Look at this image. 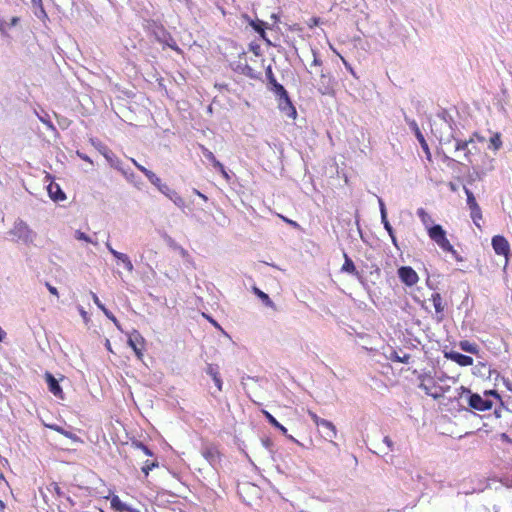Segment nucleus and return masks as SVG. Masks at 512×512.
Masks as SVG:
<instances>
[{"label":"nucleus","instance_id":"1","mask_svg":"<svg viewBox=\"0 0 512 512\" xmlns=\"http://www.w3.org/2000/svg\"><path fill=\"white\" fill-rule=\"evenodd\" d=\"M8 235L11 236V241L25 245L33 244L37 237V233L21 218L14 221Z\"/></svg>","mask_w":512,"mask_h":512},{"label":"nucleus","instance_id":"2","mask_svg":"<svg viewBox=\"0 0 512 512\" xmlns=\"http://www.w3.org/2000/svg\"><path fill=\"white\" fill-rule=\"evenodd\" d=\"M314 75L319 76L317 89L322 95H331L334 92L335 81L334 79L323 72V70H316Z\"/></svg>","mask_w":512,"mask_h":512},{"label":"nucleus","instance_id":"3","mask_svg":"<svg viewBox=\"0 0 512 512\" xmlns=\"http://www.w3.org/2000/svg\"><path fill=\"white\" fill-rule=\"evenodd\" d=\"M398 276L400 280L407 286H413L419 280L417 273L409 266L400 267L398 269Z\"/></svg>","mask_w":512,"mask_h":512},{"label":"nucleus","instance_id":"4","mask_svg":"<svg viewBox=\"0 0 512 512\" xmlns=\"http://www.w3.org/2000/svg\"><path fill=\"white\" fill-rule=\"evenodd\" d=\"M405 121L409 125L411 130L414 132V134H415L417 140L419 141L423 151L425 152L427 158L430 160L431 153H430V150H429V146H428V144H427V142H426L422 132L420 131V129L418 127V124L416 123L415 120H411V119H409L406 116H405Z\"/></svg>","mask_w":512,"mask_h":512},{"label":"nucleus","instance_id":"5","mask_svg":"<svg viewBox=\"0 0 512 512\" xmlns=\"http://www.w3.org/2000/svg\"><path fill=\"white\" fill-rule=\"evenodd\" d=\"M143 344L144 338L142 337V335L137 330H133V332L129 334L128 345L133 349V351L135 352L139 359H141V357L143 356Z\"/></svg>","mask_w":512,"mask_h":512},{"label":"nucleus","instance_id":"6","mask_svg":"<svg viewBox=\"0 0 512 512\" xmlns=\"http://www.w3.org/2000/svg\"><path fill=\"white\" fill-rule=\"evenodd\" d=\"M468 404L471 408L479 411H486L492 407L491 400L484 399L479 394H470L468 398Z\"/></svg>","mask_w":512,"mask_h":512},{"label":"nucleus","instance_id":"7","mask_svg":"<svg viewBox=\"0 0 512 512\" xmlns=\"http://www.w3.org/2000/svg\"><path fill=\"white\" fill-rule=\"evenodd\" d=\"M278 102H279V109L284 112L288 117L295 118L296 117V109L293 106L288 92L285 91V95H277Z\"/></svg>","mask_w":512,"mask_h":512},{"label":"nucleus","instance_id":"8","mask_svg":"<svg viewBox=\"0 0 512 512\" xmlns=\"http://www.w3.org/2000/svg\"><path fill=\"white\" fill-rule=\"evenodd\" d=\"M492 247L496 254L507 257L510 254V246L505 237L496 235L492 238Z\"/></svg>","mask_w":512,"mask_h":512},{"label":"nucleus","instance_id":"9","mask_svg":"<svg viewBox=\"0 0 512 512\" xmlns=\"http://www.w3.org/2000/svg\"><path fill=\"white\" fill-rule=\"evenodd\" d=\"M266 77L268 80V84L270 85V90L273 91L276 96L285 95L286 89L280 83L277 82L272 72V67L270 65L266 68Z\"/></svg>","mask_w":512,"mask_h":512},{"label":"nucleus","instance_id":"10","mask_svg":"<svg viewBox=\"0 0 512 512\" xmlns=\"http://www.w3.org/2000/svg\"><path fill=\"white\" fill-rule=\"evenodd\" d=\"M452 140L456 141L455 150L463 151L464 153L467 151L468 146L473 144V138H470L469 140H459L453 133L449 134L447 137L440 136L441 143H450Z\"/></svg>","mask_w":512,"mask_h":512},{"label":"nucleus","instance_id":"11","mask_svg":"<svg viewBox=\"0 0 512 512\" xmlns=\"http://www.w3.org/2000/svg\"><path fill=\"white\" fill-rule=\"evenodd\" d=\"M321 433L324 439L329 440L333 445L337 446L333 439L337 436V430L335 425L328 420H325L321 425Z\"/></svg>","mask_w":512,"mask_h":512},{"label":"nucleus","instance_id":"12","mask_svg":"<svg viewBox=\"0 0 512 512\" xmlns=\"http://www.w3.org/2000/svg\"><path fill=\"white\" fill-rule=\"evenodd\" d=\"M235 70L250 79H260L261 78V72L256 71L251 66H249L246 62L242 63L241 61H239L235 67Z\"/></svg>","mask_w":512,"mask_h":512},{"label":"nucleus","instance_id":"13","mask_svg":"<svg viewBox=\"0 0 512 512\" xmlns=\"http://www.w3.org/2000/svg\"><path fill=\"white\" fill-rule=\"evenodd\" d=\"M202 153L204 157L210 161L215 169H217L226 179H229V175L225 170V167L220 163L214 156V154L205 147H202Z\"/></svg>","mask_w":512,"mask_h":512},{"label":"nucleus","instance_id":"14","mask_svg":"<svg viewBox=\"0 0 512 512\" xmlns=\"http://www.w3.org/2000/svg\"><path fill=\"white\" fill-rule=\"evenodd\" d=\"M201 455L211 466H214L219 460V452L214 446L203 447Z\"/></svg>","mask_w":512,"mask_h":512},{"label":"nucleus","instance_id":"15","mask_svg":"<svg viewBox=\"0 0 512 512\" xmlns=\"http://www.w3.org/2000/svg\"><path fill=\"white\" fill-rule=\"evenodd\" d=\"M45 377H46V382H47L49 391L54 396L63 399V391H62V388L60 387L57 379L51 373H48V372L45 374Z\"/></svg>","mask_w":512,"mask_h":512},{"label":"nucleus","instance_id":"16","mask_svg":"<svg viewBox=\"0 0 512 512\" xmlns=\"http://www.w3.org/2000/svg\"><path fill=\"white\" fill-rule=\"evenodd\" d=\"M446 357L461 366H469V365H472V363H473L472 357L461 354L459 352H455V351L446 353Z\"/></svg>","mask_w":512,"mask_h":512},{"label":"nucleus","instance_id":"17","mask_svg":"<svg viewBox=\"0 0 512 512\" xmlns=\"http://www.w3.org/2000/svg\"><path fill=\"white\" fill-rule=\"evenodd\" d=\"M91 296H92L93 302L97 305V307L103 311L105 316L107 318H109L119 330H121V326H120L118 320L116 319V317L102 304V302L100 301L98 296L94 292H91Z\"/></svg>","mask_w":512,"mask_h":512},{"label":"nucleus","instance_id":"18","mask_svg":"<svg viewBox=\"0 0 512 512\" xmlns=\"http://www.w3.org/2000/svg\"><path fill=\"white\" fill-rule=\"evenodd\" d=\"M206 373L212 377L215 385L217 386L218 390L221 391L222 390V385H223V382H222V379L220 377V374H219V368L217 365H214V364H208L207 368H206Z\"/></svg>","mask_w":512,"mask_h":512},{"label":"nucleus","instance_id":"19","mask_svg":"<svg viewBox=\"0 0 512 512\" xmlns=\"http://www.w3.org/2000/svg\"><path fill=\"white\" fill-rule=\"evenodd\" d=\"M442 250L449 252L456 259V261H463V258L457 253V251L450 244L449 240L445 236L439 242L436 243Z\"/></svg>","mask_w":512,"mask_h":512},{"label":"nucleus","instance_id":"20","mask_svg":"<svg viewBox=\"0 0 512 512\" xmlns=\"http://www.w3.org/2000/svg\"><path fill=\"white\" fill-rule=\"evenodd\" d=\"M429 237L435 242H439L442 238L446 236V231L442 228L441 225H434L428 229Z\"/></svg>","mask_w":512,"mask_h":512},{"label":"nucleus","instance_id":"21","mask_svg":"<svg viewBox=\"0 0 512 512\" xmlns=\"http://www.w3.org/2000/svg\"><path fill=\"white\" fill-rule=\"evenodd\" d=\"M48 193L52 200L54 201H62L66 199L65 193L60 189L57 184H50L48 186Z\"/></svg>","mask_w":512,"mask_h":512},{"label":"nucleus","instance_id":"22","mask_svg":"<svg viewBox=\"0 0 512 512\" xmlns=\"http://www.w3.org/2000/svg\"><path fill=\"white\" fill-rule=\"evenodd\" d=\"M387 358L391 361L400 362V363H408L410 360V355L407 353L401 354L395 350H391L390 354L387 356Z\"/></svg>","mask_w":512,"mask_h":512},{"label":"nucleus","instance_id":"23","mask_svg":"<svg viewBox=\"0 0 512 512\" xmlns=\"http://www.w3.org/2000/svg\"><path fill=\"white\" fill-rule=\"evenodd\" d=\"M253 291L261 299V301L263 302V304L265 306L270 307V308H272L274 310L276 309L274 302L270 299L268 294H266L265 292L261 291L257 287H254Z\"/></svg>","mask_w":512,"mask_h":512},{"label":"nucleus","instance_id":"24","mask_svg":"<svg viewBox=\"0 0 512 512\" xmlns=\"http://www.w3.org/2000/svg\"><path fill=\"white\" fill-rule=\"evenodd\" d=\"M114 257L123 263L124 267L129 271L132 272L134 270V266L128 257V255L121 253V252H114Z\"/></svg>","mask_w":512,"mask_h":512},{"label":"nucleus","instance_id":"25","mask_svg":"<svg viewBox=\"0 0 512 512\" xmlns=\"http://www.w3.org/2000/svg\"><path fill=\"white\" fill-rule=\"evenodd\" d=\"M344 258H345V262H344L341 270L343 272L357 274L356 267H355L353 261L351 260V258L346 253H344Z\"/></svg>","mask_w":512,"mask_h":512},{"label":"nucleus","instance_id":"26","mask_svg":"<svg viewBox=\"0 0 512 512\" xmlns=\"http://www.w3.org/2000/svg\"><path fill=\"white\" fill-rule=\"evenodd\" d=\"M431 300L433 302L436 313H442L444 311V306L442 304V297L440 293H433Z\"/></svg>","mask_w":512,"mask_h":512},{"label":"nucleus","instance_id":"27","mask_svg":"<svg viewBox=\"0 0 512 512\" xmlns=\"http://www.w3.org/2000/svg\"><path fill=\"white\" fill-rule=\"evenodd\" d=\"M263 413L271 425L279 429L282 432V434H287V429L283 425H281L269 412L263 411Z\"/></svg>","mask_w":512,"mask_h":512},{"label":"nucleus","instance_id":"28","mask_svg":"<svg viewBox=\"0 0 512 512\" xmlns=\"http://www.w3.org/2000/svg\"><path fill=\"white\" fill-rule=\"evenodd\" d=\"M470 215H471V218L474 222V224L478 227H480V224H479V220L482 219V213H481V208L479 207V205H476L472 208H470Z\"/></svg>","mask_w":512,"mask_h":512},{"label":"nucleus","instance_id":"29","mask_svg":"<svg viewBox=\"0 0 512 512\" xmlns=\"http://www.w3.org/2000/svg\"><path fill=\"white\" fill-rule=\"evenodd\" d=\"M111 506L119 512H124L125 509H128V505L123 503L118 496H114L111 499Z\"/></svg>","mask_w":512,"mask_h":512},{"label":"nucleus","instance_id":"30","mask_svg":"<svg viewBox=\"0 0 512 512\" xmlns=\"http://www.w3.org/2000/svg\"><path fill=\"white\" fill-rule=\"evenodd\" d=\"M460 347H461V349L463 351L469 352V353H472V354H475L478 351L477 345L473 344V343H470L469 341H461L460 342Z\"/></svg>","mask_w":512,"mask_h":512},{"label":"nucleus","instance_id":"31","mask_svg":"<svg viewBox=\"0 0 512 512\" xmlns=\"http://www.w3.org/2000/svg\"><path fill=\"white\" fill-rule=\"evenodd\" d=\"M145 176L148 178V180L157 187V189L161 186L162 181L161 179L151 170L145 172Z\"/></svg>","mask_w":512,"mask_h":512},{"label":"nucleus","instance_id":"32","mask_svg":"<svg viewBox=\"0 0 512 512\" xmlns=\"http://www.w3.org/2000/svg\"><path fill=\"white\" fill-rule=\"evenodd\" d=\"M312 54H313V62L310 66L311 69L309 70V73L311 75H314L315 71L318 70V68L321 66L322 62L314 50H312Z\"/></svg>","mask_w":512,"mask_h":512},{"label":"nucleus","instance_id":"33","mask_svg":"<svg viewBox=\"0 0 512 512\" xmlns=\"http://www.w3.org/2000/svg\"><path fill=\"white\" fill-rule=\"evenodd\" d=\"M74 236H75V238L77 240L85 241V242L91 243L93 245H97L98 244L97 241L92 240L91 237H89L87 234H85L84 232H82L80 230L75 231V235Z\"/></svg>","mask_w":512,"mask_h":512},{"label":"nucleus","instance_id":"34","mask_svg":"<svg viewBox=\"0 0 512 512\" xmlns=\"http://www.w3.org/2000/svg\"><path fill=\"white\" fill-rule=\"evenodd\" d=\"M438 116L443 120V122L452 131L453 130L454 121H453L452 117L448 114V112L447 111H442L441 113L438 114Z\"/></svg>","mask_w":512,"mask_h":512},{"label":"nucleus","instance_id":"35","mask_svg":"<svg viewBox=\"0 0 512 512\" xmlns=\"http://www.w3.org/2000/svg\"><path fill=\"white\" fill-rule=\"evenodd\" d=\"M502 146L501 136L499 133L494 134L490 138V145L494 150H498Z\"/></svg>","mask_w":512,"mask_h":512},{"label":"nucleus","instance_id":"36","mask_svg":"<svg viewBox=\"0 0 512 512\" xmlns=\"http://www.w3.org/2000/svg\"><path fill=\"white\" fill-rule=\"evenodd\" d=\"M464 191L467 196V205H468L469 209L478 205V203L476 202V199L474 197V194L466 187H464Z\"/></svg>","mask_w":512,"mask_h":512},{"label":"nucleus","instance_id":"37","mask_svg":"<svg viewBox=\"0 0 512 512\" xmlns=\"http://www.w3.org/2000/svg\"><path fill=\"white\" fill-rule=\"evenodd\" d=\"M417 215L420 217L424 225H427L429 222H431V217L423 208H419L417 210Z\"/></svg>","mask_w":512,"mask_h":512},{"label":"nucleus","instance_id":"38","mask_svg":"<svg viewBox=\"0 0 512 512\" xmlns=\"http://www.w3.org/2000/svg\"><path fill=\"white\" fill-rule=\"evenodd\" d=\"M48 491L50 492H54L57 496L59 497H63L64 496V492L62 491V489L60 488V486L58 485V483L56 482H52L48 487H47Z\"/></svg>","mask_w":512,"mask_h":512},{"label":"nucleus","instance_id":"39","mask_svg":"<svg viewBox=\"0 0 512 512\" xmlns=\"http://www.w3.org/2000/svg\"><path fill=\"white\" fill-rule=\"evenodd\" d=\"M308 415L310 416L312 421L315 423V425L318 427H321L322 423L326 420V419L320 418L316 413H314L311 410L308 411Z\"/></svg>","mask_w":512,"mask_h":512},{"label":"nucleus","instance_id":"40","mask_svg":"<svg viewBox=\"0 0 512 512\" xmlns=\"http://www.w3.org/2000/svg\"><path fill=\"white\" fill-rule=\"evenodd\" d=\"M477 151L475 144L468 146L467 151L464 153V157L468 162H472L471 156Z\"/></svg>","mask_w":512,"mask_h":512},{"label":"nucleus","instance_id":"41","mask_svg":"<svg viewBox=\"0 0 512 512\" xmlns=\"http://www.w3.org/2000/svg\"><path fill=\"white\" fill-rule=\"evenodd\" d=\"M34 8V14L39 19H45L47 18V14L44 10L43 5L41 4L40 7H33Z\"/></svg>","mask_w":512,"mask_h":512},{"label":"nucleus","instance_id":"42","mask_svg":"<svg viewBox=\"0 0 512 512\" xmlns=\"http://www.w3.org/2000/svg\"><path fill=\"white\" fill-rule=\"evenodd\" d=\"M419 388L422 389L427 395L432 396L434 399H438L441 396L440 394L431 392L429 386L423 382L419 384Z\"/></svg>","mask_w":512,"mask_h":512},{"label":"nucleus","instance_id":"43","mask_svg":"<svg viewBox=\"0 0 512 512\" xmlns=\"http://www.w3.org/2000/svg\"><path fill=\"white\" fill-rule=\"evenodd\" d=\"M162 238L165 240V242L172 248H177L178 245L176 244L175 240L170 237L166 232L162 233Z\"/></svg>","mask_w":512,"mask_h":512},{"label":"nucleus","instance_id":"44","mask_svg":"<svg viewBox=\"0 0 512 512\" xmlns=\"http://www.w3.org/2000/svg\"><path fill=\"white\" fill-rule=\"evenodd\" d=\"M262 445L270 452L273 453V442L270 438H262L261 439Z\"/></svg>","mask_w":512,"mask_h":512},{"label":"nucleus","instance_id":"45","mask_svg":"<svg viewBox=\"0 0 512 512\" xmlns=\"http://www.w3.org/2000/svg\"><path fill=\"white\" fill-rule=\"evenodd\" d=\"M381 222L383 223L384 228L388 232V234L392 235V232H394V230H393V227L391 226V224L389 223V221L387 219V215H385V219L381 218Z\"/></svg>","mask_w":512,"mask_h":512},{"label":"nucleus","instance_id":"46","mask_svg":"<svg viewBox=\"0 0 512 512\" xmlns=\"http://www.w3.org/2000/svg\"><path fill=\"white\" fill-rule=\"evenodd\" d=\"M263 25L264 23L261 21L258 24L252 23V26L255 29V31H257L261 35V37L265 38V31L263 29Z\"/></svg>","mask_w":512,"mask_h":512},{"label":"nucleus","instance_id":"47","mask_svg":"<svg viewBox=\"0 0 512 512\" xmlns=\"http://www.w3.org/2000/svg\"><path fill=\"white\" fill-rule=\"evenodd\" d=\"M177 207L182 209L184 211L185 208V201L184 199L178 195L173 201H172Z\"/></svg>","mask_w":512,"mask_h":512},{"label":"nucleus","instance_id":"48","mask_svg":"<svg viewBox=\"0 0 512 512\" xmlns=\"http://www.w3.org/2000/svg\"><path fill=\"white\" fill-rule=\"evenodd\" d=\"M378 203H379L381 218L385 219V215H387V211H386V207H385V204H384V201L382 200V198L378 197Z\"/></svg>","mask_w":512,"mask_h":512},{"label":"nucleus","instance_id":"49","mask_svg":"<svg viewBox=\"0 0 512 512\" xmlns=\"http://www.w3.org/2000/svg\"><path fill=\"white\" fill-rule=\"evenodd\" d=\"M158 190H159L162 194H164L166 197H167V196H168V194L172 191V189H171L168 185H166V184H164V183H162V184H161V186L158 188Z\"/></svg>","mask_w":512,"mask_h":512},{"label":"nucleus","instance_id":"50","mask_svg":"<svg viewBox=\"0 0 512 512\" xmlns=\"http://www.w3.org/2000/svg\"><path fill=\"white\" fill-rule=\"evenodd\" d=\"M136 447L140 448L146 455H152L151 450L141 442L135 443Z\"/></svg>","mask_w":512,"mask_h":512},{"label":"nucleus","instance_id":"51","mask_svg":"<svg viewBox=\"0 0 512 512\" xmlns=\"http://www.w3.org/2000/svg\"><path fill=\"white\" fill-rule=\"evenodd\" d=\"M383 442L384 444L387 446L388 450L392 451L393 448H394V443L393 441L391 440V438L389 436H385L383 438Z\"/></svg>","mask_w":512,"mask_h":512},{"label":"nucleus","instance_id":"52","mask_svg":"<svg viewBox=\"0 0 512 512\" xmlns=\"http://www.w3.org/2000/svg\"><path fill=\"white\" fill-rule=\"evenodd\" d=\"M39 119L42 123H44L49 129H51L52 131H55V126L52 124V122L48 119H46L45 117H42V116H39Z\"/></svg>","mask_w":512,"mask_h":512},{"label":"nucleus","instance_id":"53","mask_svg":"<svg viewBox=\"0 0 512 512\" xmlns=\"http://www.w3.org/2000/svg\"><path fill=\"white\" fill-rule=\"evenodd\" d=\"M45 286L47 287V289L49 290V292L52 294V295H55V296H59V293H58V290L56 287L52 286L49 282H46L45 283Z\"/></svg>","mask_w":512,"mask_h":512},{"label":"nucleus","instance_id":"54","mask_svg":"<svg viewBox=\"0 0 512 512\" xmlns=\"http://www.w3.org/2000/svg\"><path fill=\"white\" fill-rule=\"evenodd\" d=\"M156 466L155 463H151V464H146L142 467V472L145 474V476H147L149 474V471L154 467Z\"/></svg>","mask_w":512,"mask_h":512},{"label":"nucleus","instance_id":"55","mask_svg":"<svg viewBox=\"0 0 512 512\" xmlns=\"http://www.w3.org/2000/svg\"><path fill=\"white\" fill-rule=\"evenodd\" d=\"M469 178H470V182H474L476 180H481L482 179V175L479 172H474V173L469 175Z\"/></svg>","mask_w":512,"mask_h":512},{"label":"nucleus","instance_id":"56","mask_svg":"<svg viewBox=\"0 0 512 512\" xmlns=\"http://www.w3.org/2000/svg\"><path fill=\"white\" fill-rule=\"evenodd\" d=\"M132 161H133L134 165L137 167V169H139L144 175H145L146 171H149L147 168H145L144 166L137 163L134 159Z\"/></svg>","mask_w":512,"mask_h":512},{"label":"nucleus","instance_id":"57","mask_svg":"<svg viewBox=\"0 0 512 512\" xmlns=\"http://www.w3.org/2000/svg\"><path fill=\"white\" fill-rule=\"evenodd\" d=\"M504 385L507 387L508 390L512 391V382H510L508 379L501 377Z\"/></svg>","mask_w":512,"mask_h":512},{"label":"nucleus","instance_id":"58","mask_svg":"<svg viewBox=\"0 0 512 512\" xmlns=\"http://www.w3.org/2000/svg\"><path fill=\"white\" fill-rule=\"evenodd\" d=\"M179 194L172 189V191L168 194L167 198H169L171 201H173Z\"/></svg>","mask_w":512,"mask_h":512},{"label":"nucleus","instance_id":"59","mask_svg":"<svg viewBox=\"0 0 512 512\" xmlns=\"http://www.w3.org/2000/svg\"><path fill=\"white\" fill-rule=\"evenodd\" d=\"M246 488H248V489H249V488H251V489L256 490V486H254V485H252V484H250V483H244V484L240 487V491H241V490H244V489H246Z\"/></svg>","mask_w":512,"mask_h":512},{"label":"nucleus","instance_id":"60","mask_svg":"<svg viewBox=\"0 0 512 512\" xmlns=\"http://www.w3.org/2000/svg\"><path fill=\"white\" fill-rule=\"evenodd\" d=\"M194 193H195L196 195H198L200 198H202L204 201H207V200H208L207 196H206V195H204L203 193H201L200 191H198L197 189H194Z\"/></svg>","mask_w":512,"mask_h":512},{"label":"nucleus","instance_id":"61","mask_svg":"<svg viewBox=\"0 0 512 512\" xmlns=\"http://www.w3.org/2000/svg\"><path fill=\"white\" fill-rule=\"evenodd\" d=\"M501 439H502L503 441L508 442V443H512V439H511V438H509V436H508L506 433H502V434H501Z\"/></svg>","mask_w":512,"mask_h":512},{"label":"nucleus","instance_id":"62","mask_svg":"<svg viewBox=\"0 0 512 512\" xmlns=\"http://www.w3.org/2000/svg\"><path fill=\"white\" fill-rule=\"evenodd\" d=\"M77 154H78V156H79L81 159H83L84 161H87V162H90V163L92 162V161L90 160V158H89L87 155L82 154V153H80L79 151L77 152Z\"/></svg>","mask_w":512,"mask_h":512},{"label":"nucleus","instance_id":"63","mask_svg":"<svg viewBox=\"0 0 512 512\" xmlns=\"http://www.w3.org/2000/svg\"><path fill=\"white\" fill-rule=\"evenodd\" d=\"M283 219H284V221H285V222L289 223L291 226H293V227H299V225H298V223H297V222H295V221H293V220H289V219L284 218V217H283Z\"/></svg>","mask_w":512,"mask_h":512},{"label":"nucleus","instance_id":"64","mask_svg":"<svg viewBox=\"0 0 512 512\" xmlns=\"http://www.w3.org/2000/svg\"><path fill=\"white\" fill-rule=\"evenodd\" d=\"M31 3L33 7H40L42 0H31Z\"/></svg>","mask_w":512,"mask_h":512}]
</instances>
